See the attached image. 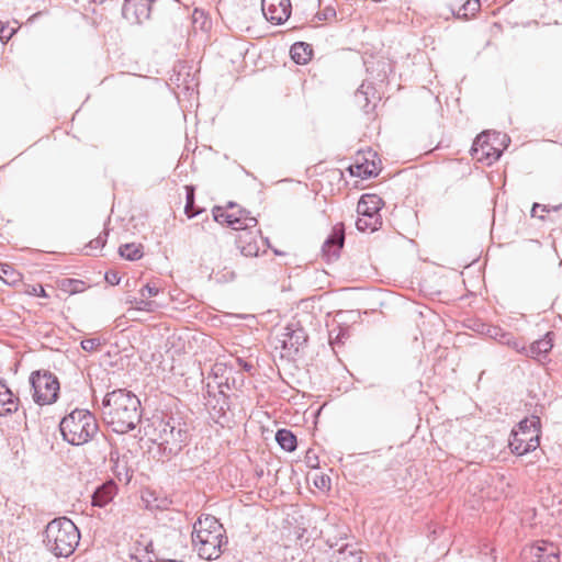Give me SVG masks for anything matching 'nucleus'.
Returning <instances> with one entry per match:
<instances>
[{
    "mask_svg": "<svg viewBox=\"0 0 562 562\" xmlns=\"http://www.w3.org/2000/svg\"><path fill=\"white\" fill-rule=\"evenodd\" d=\"M101 414L114 432L126 434L140 422V401L130 391L114 390L104 396Z\"/></svg>",
    "mask_w": 562,
    "mask_h": 562,
    "instance_id": "obj_1",
    "label": "nucleus"
},
{
    "mask_svg": "<svg viewBox=\"0 0 562 562\" xmlns=\"http://www.w3.org/2000/svg\"><path fill=\"white\" fill-rule=\"evenodd\" d=\"M225 530L213 516L200 517L193 525L192 544L201 559L216 560L227 544Z\"/></svg>",
    "mask_w": 562,
    "mask_h": 562,
    "instance_id": "obj_2",
    "label": "nucleus"
},
{
    "mask_svg": "<svg viewBox=\"0 0 562 562\" xmlns=\"http://www.w3.org/2000/svg\"><path fill=\"white\" fill-rule=\"evenodd\" d=\"M154 441L162 453L177 456L189 440V426L179 416H165L154 424Z\"/></svg>",
    "mask_w": 562,
    "mask_h": 562,
    "instance_id": "obj_3",
    "label": "nucleus"
},
{
    "mask_svg": "<svg viewBox=\"0 0 562 562\" xmlns=\"http://www.w3.org/2000/svg\"><path fill=\"white\" fill-rule=\"evenodd\" d=\"M80 541L77 526L67 517L55 518L45 529L44 543L56 557H70Z\"/></svg>",
    "mask_w": 562,
    "mask_h": 562,
    "instance_id": "obj_4",
    "label": "nucleus"
},
{
    "mask_svg": "<svg viewBox=\"0 0 562 562\" xmlns=\"http://www.w3.org/2000/svg\"><path fill=\"white\" fill-rule=\"evenodd\" d=\"M59 429L65 441L80 446L98 434L99 425L92 413L76 408L60 420Z\"/></svg>",
    "mask_w": 562,
    "mask_h": 562,
    "instance_id": "obj_5",
    "label": "nucleus"
},
{
    "mask_svg": "<svg viewBox=\"0 0 562 562\" xmlns=\"http://www.w3.org/2000/svg\"><path fill=\"white\" fill-rule=\"evenodd\" d=\"M539 434L540 418L538 416H531L519 422L510 434L509 448L512 452L524 456L536 450L540 445Z\"/></svg>",
    "mask_w": 562,
    "mask_h": 562,
    "instance_id": "obj_6",
    "label": "nucleus"
},
{
    "mask_svg": "<svg viewBox=\"0 0 562 562\" xmlns=\"http://www.w3.org/2000/svg\"><path fill=\"white\" fill-rule=\"evenodd\" d=\"M33 400L38 405H48L58 398L59 382L49 371H35L30 376Z\"/></svg>",
    "mask_w": 562,
    "mask_h": 562,
    "instance_id": "obj_7",
    "label": "nucleus"
},
{
    "mask_svg": "<svg viewBox=\"0 0 562 562\" xmlns=\"http://www.w3.org/2000/svg\"><path fill=\"white\" fill-rule=\"evenodd\" d=\"M212 213L215 222L226 224L236 231H246L257 225V220L246 210H239V213H245L246 217H238V210L227 212L221 206H215Z\"/></svg>",
    "mask_w": 562,
    "mask_h": 562,
    "instance_id": "obj_8",
    "label": "nucleus"
},
{
    "mask_svg": "<svg viewBox=\"0 0 562 562\" xmlns=\"http://www.w3.org/2000/svg\"><path fill=\"white\" fill-rule=\"evenodd\" d=\"M490 133L483 132L481 133L474 140L471 151L472 155L479 160V161H485L487 165L493 164L494 161L498 160L502 150L494 147L490 143Z\"/></svg>",
    "mask_w": 562,
    "mask_h": 562,
    "instance_id": "obj_9",
    "label": "nucleus"
},
{
    "mask_svg": "<svg viewBox=\"0 0 562 562\" xmlns=\"http://www.w3.org/2000/svg\"><path fill=\"white\" fill-rule=\"evenodd\" d=\"M262 13L268 21L282 24L291 14L290 0H261Z\"/></svg>",
    "mask_w": 562,
    "mask_h": 562,
    "instance_id": "obj_10",
    "label": "nucleus"
},
{
    "mask_svg": "<svg viewBox=\"0 0 562 562\" xmlns=\"http://www.w3.org/2000/svg\"><path fill=\"white\" fill-rule=\"evenodd\" d=\"M267 246V239L262 236L254 235L251 232H247V229L238 236V247L245 257H257L261 250L266 251L265 248Z\"/></svg>",
    "mask_w": 562,
    "mask_h": 562,
    "instance_id": "obj_11",
    "label": "nucleus"
},
{
    "mask_svg": "<svg viewBox=\"0 0 562 562\" xmlns=\"http://www.w3.org/2000/svg\"><path fill=\"white\" fill-rule=\"evenodd\" d=\"M122 14L131 22L142 23L149 18L150 0H125Z\"/></svg>",
    "mask_w": 562,
    "mask_h": 562,
    "instance_id": "obj_12",
    "label": "nucleus"
},
{
    "mask_svg": "<svg viewBox=\"0 0 562 562\" xmlns=\"http://www.w3.org/2000/svg\"><path fill=\"white\" fill-rule=\"evenodd\" d=\"M345 243V228L344 224H336L330 235L323 244L322 250L327 259H337Z\"/></svg>",
    "mask_w": 562,
    "mask_h": 562,
    "instance_id": "obj_13",
    "label": "nucleus"
},
{
    "mask_svg": "<svg viewBox=\"0 0 562 562\" xmlns=\"http://www.w3.org/2000/svg\"><path fill=\"white\" fill-rule=\"evenodd\" d=\"M131 562H153V541L145 535H140L128 549Z\"/></svg>",
    "mask_w": 562,
    "mask_h": 562,
    "instance_id": "obj_14",
    "label": "nucleus"
},
{
    "mask_svg": "<svg viewBox=\"0 0 562 562\" xmlns=\"http://www.w3.org/2000/svg\"><path fill=\"white\" fill-rule=\"evenodd\" d=\"M382 199L376 194H363L357 205L358 215L362 216H381L380 211L383 206Z\"/></svg>",
    "mask_w": 562,
    "mask_h": 562,
    "instance_id": "obj_15",
    "label": "nucleus"
},
{
    "mask_svg": "<svg viewBox=\"0 0 562 562\" xmlns=\"http://www.w3.org/2000/svg\"><path fill=\"white\" fill-rule=\"evenodd\" d=\"M19 397L8 387L3 380H0V416L4 417L18 411Z\"/></svg>",
    "mask_w": 562,
    "mask_h": 562,
    "instance_id": "obj_16",
    "label": "nucleus"
},
{
    "mask_svg": "<svg viewBox=\"0 0 562 562\" xmlns=\"http://www.w3.org/2000/svg\"><path fill=\"white\" fill-rule=\"evenodd\" d=\"M531 562H560L557 548L551 543L532 546L530 548Z\"/></svg>",
    "mask_w": 562,
    "mask_h": 562,
    "instance_id": "obj_17",
    "label": "nucleus"
},
{
    "mask_svg": "<svg viewBox=\"0 0 562 562\" xmlns=\"http://www.w3.org/2000/svg\"><path fill=\"white\" fill-rule=\"evenodd\" d=\"M116 491V484L112 480L101 484L92 494V505L104 507L113 499Z\"/></svg>",
    "mask_w": 562,
    "mask_h": 562,
    "instance_id": "obj_18",
    "label": "nucleus"
},
{
    "mask_svg": "<svg viewBox=\"0 0 562 562\" xmlns=\"http://www.w3.org/2000/svg\"><path fill=\"white\" fill-rule=\"evenodd\" d=\"M283 348L293 349L294 351H299V349L307 340V336L303 328L294 329L292 328V326L285 327V333L283 334Z\"/></svg>",
    "mask_w": 562,
    "mask_h": 562,
    "instance_id": "obj_19",
    "label": "nucleus"
},
{
    "mask_svg": "<svg viewBox=\"0 0 562 562\" xmlns=\"http://www.w3.org/2000/svg\"><path fill=\"white\" fill-rule=\"evenodd\" d=\"M312 46L304 42L294 43L291 46V58L295 64L305 65L312 57Z\"/></svg>",
    "mask_w": 562,
    "mask_h": 562,
    "instance_id": "obj_20",
    "label": "nucleus"
},
{
    "mask_svg": "<svg viewBox=\"0 0 562 562\" xmlns=\"http://www.w3.org/2000/svg\"><path fill=\"white\" fill-rule=\"evenodd\" d=\"M373 91V87L370 85L362 83L355 93L356 103L366 112L370 113L374 109V104L371 105L369 94Z\"/></svg>",
    "mask_w": 562,
    "mask_h": 562,
    "instance_id": "obj_21",
    "label": "nucleus"
},
{
    "mask_svg": "<svg viewBox=\"0 0 562 562\" xmlns=\"http://www.w3.org/2000/svg\"><path fill=\"white\" fill-rule=\"evenodd\" d=\"M276 440L279 443V446L288 452H292L296 449V437L289 429H279L276 434Z\"/></svg>",
    "mask_w": 562,
    "mask_h": 562,
    "instance_id": "obj_22",
    "label": "nucleus"
},
{
    "mask_svg": "<svg viewBox=\"0 0 562 562\" xmlns=\"http://www.w3.org/2000/svg\"><path fill=\"white\" fill-rule=\"evenodd\" d=\"M481 2L480 0H467L458 11L452 10V14L457 19L469 20L471 16H474L475 13L480 10Z\"/></svg>",
    "mask_w": 562,
    "mask_h": 562,
    "instance_id": "obj_23",
    "label": "nucleus"
},
{
    "mask_svg": "<svg viewBox=\"0 0 562 562\" xmlns=\"http://www.w3.org/2000/svg\"><path fill=\"white\" fill-rule=\"evenodd\" d=\"M382 225L381 216H362L358 215L356 226L360 232H374Z\"/></svg>",
    "mask_w": 562,
    "mask_h": 562,
    "instance_id": "obj_24",
    "label": "nucleus"
},
{
    "mask_svg": "<svg viewBox=\"0 0 562 562\" xmlns=\"http://www.w3.org/2000/svg\"><path fill=\"white\" fill-rule=\"evenodd\" d=\"M119 254L126 260L135 261L143 257V246L134 243L121 245Z\"/></svg>",
    "mask_w": 562,
    "mask_h": 562,
    "instance_id": "obj_25",
    "label": "nucleus"
},
{
    "mask_svg": "<svg viewBox=\"0 0 562 562\" xmlns=\"http://www.w3.org/2000/svg\"><path fill=\"white\" fill-rule=\"evenodd\" d=\"M336 562H361L360 551L345 544L337 551Z\"/></svg>",
    "mask_w": 562,
    "mask_h": 562,
    "instance_id": "obj_26",
    "label": "nucleus"
},
{
    "mask_svg": "<svg viewBox=\"0 0 562 562\" xmlns=\"http://www.w3.org/2000/svg\"><path fill=\"white\" fill-rule=\"evenodd\" d=\"M126 303L133 306L135 310L145 312H154L158 307V304L155 301H149L142 296H128L126 299Z\"/></svg>",
    "mask_w": 562,
    "mask_h": 562,
    "instance_id": "obj_27",
    "label": "nucleus"
},
{
    "mask_svg": "<svg viewBox=\"0 0 562 562\" xmlns=\"http://www.w3.org/2000/svg\"><path fill=\"white\" fill-rule=\"evenodd\" d=\"M552 349V342L550 339H539L531 344L529 349H527V355L536 358L541 355L548 353Z\"/></svg>",
    "mask_w": 562,
    "mask_h": 562,
    "instance_id": "obj_28",
    "label": "nucleus"
},
{
    "mask_svg": "<svg viewBox=\"0 0 562 562\" xmlns=\"http://www.w3.org/2000/svg\"><path fill=\"white\" fill-rule=\"evenodd\" d=\"M184 212L189 218H192L200 214V211L194 209V190L191 187H187V203Z\"/></svg>",
    "mask_w": 562,
    "mask_h": 562,
    "instance_id": "obj_29",
    "label": "nucleus"
},
{
    "mask_svg": "<svg viewBox=\"0 0 562 562\" xmlns=\"http://www.w3.org/2000/svg\"><path fill=\"white\" fill-rule=\"evenodd\" d=\"M501 344L506 345L520 353L527 351L525 345L521 341L517 340L510 333L506 334V338H503Z\"/></svg>",
    "mask_w": 562,
    "mask_h": 562,
    "instance_id": "obj_30",
    "label": "nucleus"
},
{
    "mask_svg": "<svg viewBox=\"0 0 562 562\" xmlns=\"http://www.w3.org/2000/svg\"><path fill=\"white\" fill-rule=\"evenodd\" d=\"M355 168L357 171H355L351 168V173L356 175L358 177H361V178H370V177L376 175L374 165H372V168H369L368 166H364V165H356Z\"/></svg>",
    "mask_w": 562,
    "mask_h": 562,
    "instance_id": "obj_31",
    "label": "nucleus"
},
{
    "mask_svg": "<svg viewBox=\"0 0 562 562\" xmlns=\"http://www.w3.org/2000/svg\"><path fill=\"white\" fill-rule=\"evenodd\" d=\"M109 236L108 229H104L97 238L90 240L87 247L91 249H101L105 246Z\"/></svg>",
    "mask_w": 562,
    "mask_h": 562,
    "instance_id": "obj_32",
    "label": "nucleus"
},
{
    "mask_svg": "<svg viewBox=\"0 0 562 562\" xmlns=\"http://www.w3.org/2000/svg\"><path fill=\"white\" fill-rule=\"evenodd\" d=\"M506 331H504L501 327L497 326H488L486 329V335L491 337L492 339L498 341L503 340V338H506Z\"/></svg>",
    "mask_w": 562,
    "mask_h": 562,
    "instance_id": "obj_33",
    "label": "nucleus"
},
{
    "mask_svg": "<svg viewBox=\"0 0 562 562\" xmlns=\"http://www.w3.org/2000/svg\"><path fill=\"white\" fill-rule=\"evenodd\" d=\"M159 293V288L155 286V285H151L149 283H147L146 285H144L140 290H139V295L142 297H150V296H156L157 294Z\"/></svg>",
    "mask_w": 562,
    "mask_h": 562,
    "instance_id": "obj_34",
    "label": "nucleus"
},
{
    "mask_svg": "<svg viewBox=\"0 0 562 562\" xmlns=\"http://www.w3.org/2000/svg\"><path fill=\"white\" fill-rule=\"evenodd\" d=\"M100 346V340L97 338H88L81 341V348L86 351H94Z\"/></svg>",
    "mask_w": 562,
    "mask_h": 562,
    "instance_id": "obj_35",
    "label": "nucleus"
},
{
    "mask_svg": "<svg viewBox=\"0 0 562 562\" xmlns=\"http://www.w3.org/2000/svg\"><path fill=\"white\" fill-rule=\"evenodd\" d=\"M66 284L69 286L71 293H76L82 290L83 282L75 279H66L63 286H66Z\"/></svg>",
    "mask_w": 562,
    "mask_h": 562,
    "instance_id": "obj_36",
    "label": "nucleus"
},
{
    "mask_svg": "<svg viewBox=\"0 0 562 562\" xmlns=\"http://www.w3.org/2000/svg\"><path fill=\"white\" fill-rule=\"evenodd\" d=\"M105 281L111 285H117L121 281V277L116 271H108L105 273Z\"/></svg>",
    "mask_w": 562,
    "mask_h": 562,
    "instance_id": "obj_37",
    "label": "nucleus"
},
{
    "mask_svg": "<svg viewBox=\"0 0 562 562\" xmlns=\"http://www.w3.org/2000/svg\"><path fill=\"white\" fill-rule=\"evenodd\" d=\"M15 32H16V29H12L10 32H7L5 27L1 26L0 27V41L3 43L8 42L13 36V34Z\"/></svg>",
    "mask_w": 562,
    "mask_h": 562,
    "instance_id": "obj_38",
    "label": "nucleus"
},
{
    "mask_svg": "<svg viewBox=\"0 0 562 562\" xmlns=\"http://www.w3.org/2000/svg\"><path fill=\"white\" fill-rule=\"evenodd\" d=\"M347 337V331L345 329H341L339 330L338 335L333 338L331 334L329 335V340L333 345H336V344H342L344 342V339Z\"/></svg>",
    "mask_w": 562,
    "mask_h": 562,
    "instance_id": "obj_39",
    "label": "nucleus"
},
{
    "mask_svg": "<svg viewBox=\"0 0 562 562\" xmlns=\"http://www.w3.org/2000/svg\"><path fill=\"white\" fill-rule=\"evenodd\" d=\"M0 274L13 278L15 276V272L13 271V269L10 266H8L5 263H0ZM12 281L14 282L15 279H12Z\"/></svg>",
    "mask_w": 562,
    "mask_h": 562,
    "instance_id": "obj_40",
    "label": "nucleus"
},
{
    "mask_svg": "<svg viewBox=\"0 0 562 562\" xmlns=\"http://www.w3.org/2000/svg\"><path fill=\"white\" fill-rule=\"evenodd\" d=\"M336 15V12L333 8H326L324 10V12L321 14H318V19L319 20H328L330 18H334Z\"/></svg>",
    "mask_w": 562,
    "mask_h": 562,
    "instance_id": "obj_41",
    "label": "nucleus"
},
{
    "mask_svg": "<svg viewBox=\"0 0 562 562\" xmlns=\"http://www.w3.org/2000/svg\"><path fill=\"white\" fill-rule=\"evenodd\" d=\"M310 453L311 451H308L306 456L307 464L311 468H316L318 464L317 457L315 454L312 457Z\"/></svg>",
    "mask_w": 562,
    "mask_h": 562,
    "instance_id": "obj_42",
    "label": "nucleus"
},
{
    "mask_svg": "<svg viewBox=\"0 0 562 562\" xmlns=\"http://www.w3.org/2000/svg\"><path fill=\"white\" fill-rule=\"evenodd\" d=\"M329 484V479H325L324 476L321 477L319 482H315V485L318 487V488H325L327 487Z\"/></svg>",
    "mask_w": 562,
    "mask_h": 562,
    "instance_id": "obj_43",
    "label": "nucleus"
},
{
    "mask_svg": "<svg viewBox=\"0 0 562 562\" xmlns=\"http://www.w3.org/2000/svg\"><path fill=\"white\" fill-rule=\"evenodd\" d=\"M192 16H193V23H198V21H199L200 19L204 18V12H203V11H200V10H198V9H195V10L193 11V15H192Z\"/></svg>",
    "mask_w": 562,
    "mask_h": 562,
    "instance_id": "obj_44",
    "label": "nucleus"
},
{
    "mask_svg": "<svg viewBox=\"0 0 562 562\" xmlns=\"http://www.w3.org/2000/svg\"><path fill=\"white\" fill-rule=\"evenodd\" d=\"M239 363H240L241 368L247 372H251V370L254 369V366L249 362H246V361H243L239 359Z\"/></svg>",
    "mask_w": 562,
    "mask_h": 562,
    "instance_id": "obj_45",
    "label": "nucleus"
},
{
    "mask_svg": "<svg viewBox=\"0 0 562 562\" xmlns=\"http://www.w3.org/2000/svg\"><path fill=\"white\" fill-rule=\"evenodd\" d=\"M538 207H542V206L540 204H538V203H535L533 206H532V210H531V215L532 216H536V214H538V211H537Z\"/></svg>",
    "mask_w": 562,
    "mask_h": 562,
    "instance_id": "obj_46",
    "label": "nucleus"
},
{
    "mask_svg": "<svg viewBox=\"0 0 562 562\" xmlns=\"http://www.w3.org/2000/svg\"><path fill=\"white\" fill-rule=\"evenodd\" d=\"M38 296H42V297H47L48 295L46 294L45 290L41 286L40 288V292L37 293Z\"/></svg>",
    "mask_w": 562,
    "mask_h": 562,
    "instance_id": "obj_47",
    "label": "nucleus"
},
{
    "mask_svg": "<svg viewBox=\"0 0 562 562\" xmlns=\"http://www.w3.org/2000/svg\"><path fill=\"white\" fill-rule=\"evenodd\" d=\"M235 206H236V205H235L234 203H232V202L228 204V207H229L231 210H234V209H235Z\"/></svg>",
    "mask_w": 562,
    "mask_h": 562,
    "instance_id": "obj_48",
    "label": "nucleus"
},
{
    "mask_svg": "<svg viewBox=\"0 0 562 562\" xmlns=\"http://www.w3.org/2000/svg\"><path fill=\"white\" fill-rule=\"evenodd\" d=\"M238 217H246V214L245 213L241 214V213L238 212Z\"/></svg>",
    "mask_w": 562,
    "mask_h": 562,
    "instance_id": "obj_49",
    "label": "nucleus"
},
{
    "mask_svg": "<svg viewBox=\"0 0 562 562\" xmlns=\"http://www.w3.org/2000/svg\"><path fill=\"white\" fill-rule=\"evenodd\" d=\"M203 21H202V25L205 24V21H206V18H202Z\"/></svg>",
    "mask_w": 562,
    "mask_h": 562,
    "instance_id": "obj_50",
    "label": "nucleus"
},
{
    "mask_svg": "<svg viewBox=\"0 0 562 562\" xmlns=\"http://www.w3.org/2000/svg\"><path fill=\"white\" fill-rule=\"evenodd\" d=\"M203 21H202V25L205 24V21H206V18H202Z\"/></svg>",
    "mask_w": 562,
    "mask_h": 562,
    "instance_id": "obj_51",
    "label": "nucleus"
}]
</instances>
